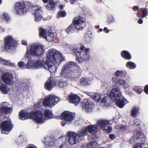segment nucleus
<instances>
[{
	"label": "nucleus",
	"instance_id": "12",
	"mask_svg": "<svg viewBox=\"0 0 148 148\" xmlns=\"http://www.w3.org/2000/svg\"><path fill=\"white\" fill-rule=\"evenodd\" d=\"M60 118L62 120L69 124L72 123L74 119V114L73 113L70 112L65 111L61 114Z\"/></svg>",
	"mask_w": 148,
	"mask_h": 148
},
{
	"label": "nucleus",
	"instance_id": "3",
	"mask_svg": "<svg viewBox=\"0 0 148 148\" xmlns=\"http://www.w3.org/2000/svg\"><path fill=\"white\" fill-rule=\"evenodd\" d=\"M121 93L119 88H115L110 91L109 96L112 98H114L116 106L120 108H123L124 106L128 103V101L123 97L121 99Z\"/></svg>",
	"mask_w": 148,
	"mask_h": 148
},
{
	"label": "nucleus",
	"instance_id": "42",
	"mask_svg": "<svg viewBox=\"0 0 148 148\" xmlns=\"http://www.w3.org/2000/svg\"><path fill=\"white\" fill-rule=\"evenodd\" d=\"M114 19L112 15L109 16L107 19V22L108 24H110L114 21Z\"/></svg>",
	"mask_w": 148,
	"mask_h": 148
},
{
	"label": "nucleus",
	"instance_id": "2",
	"mask_svg": "<svg viewBox=\"0 0 148 148\" xmlns=\"http://www.w3.org/2000/svg\"><path fill=\"white\" fill-rule=\"evenodd\" d=\"M19 119L24 120L30 119L35 121L38 124H42L45 121L42 112L39 110L32 111L29 112L22 110L19 113Z\"/></svg>",
	"mask_w": 148,
	"mask_h": 148
},
{
	"label": "nucleus",
	"instance_id": "43",
	"mask_svg": "<svg viewBox=\"0 0 148 148\" xmlns=\"http://www.w3.org/2000/svg\"><path fill=\"white\" fill-rule=\"evenodd\" d=\"M1 18L3 20H5L7 22H8L10 20V17L7 14L5 13L3 14V15L2 16Z\"/></svg>",
	"mask_w": 148,
	"mask_h": 148
},
{
	"label": "nucleus",
	"instance_id": "23",
	"mask_svg": "<svg viewBox=\"0 0 148 148\" xmlns=\"http://www.w3.org/2000/svg\"><path fill=\"white\" fill-rule=\"evenodd\" d=\"M55 86H58L60 88H63L66 86V83L61 79L55 78Z\"/></svg>",
	"mask_w": 148,
	"mask_h": 148
},
{
	"label": "nucleus",
	"instance_id": "35",
	"mask_svg": "<svg viewBox=\"0 0 148 148\" xmlns=\"http://www.w3.org/2000/svg\"><path fill=\"white\" fill-rule=\"evenodd\" d=\"M138 111L139 109L138 108L135 107H133L131 112V114L132 116L133 117H136L137 116Z\"/></svg>",
	"mask_w": 148,
	"mask_h": 148
},
{
	"label": "nucleus",
	"instance_id": "40",
	"mask_svg": "<svg viewBox=\"0 0 148 148\" xmlns=\"http://www.w3.org/2000/svg\"><path fill=\"white\" fill-rule=\"evenodd\" d=\"M66 15V13L65 11H59L57 14V17L58 18L64 17Z\"/></svg>",
	"mask_w": 148,
	"mask_h": 148
},
{
	"label": "nucleus",
	"instance_id": "14",
	"mask_svg": "<svg viewBox=\"0 0 148 148\" xmlns=\"http://www.w3.org/2000/svg\"><path fill=\"white\" fill-rule=\"evenodd\" d=\"M33 13L35 16V21L38 22L42 19V16L40 13L42 11L38 5H33L32 7Z\"/></svg>",
	"mask_w": 148,
	"mask_h": 148
},
{
	"label": "nucleus",
	"instance_id": "32",
	"mask_svg": "<svg viewBox=\"0 0 148 148\" xmlns=\"http://www.w3.org/2000/svg\"><path fill=\"white\" fill-rule=\"evenodd\" d=\"M47 33L46 37L45 39L49 41H53L54 38L53 33L49 31H48Z\"/></svg>",
	"mask_w": 148,
	"mask_h": 148
},
{
	"label": "nucleus",
	"instance_id": "51",
	"mask_svg": "<svg viewBox=\"0 0 148 148\" xmlns=\"http://www.w3.org/2000/svg\"><path fill=\"white\" fill-rule=\"evenodd\" d=\"M109 137L111 140H113L116 138V136L113 134H111L109 135Z\"/></svg>",
	"mask_w": 148,
	"mask_h": 148
},
{
	"label": "nucleus",
	"instance_id": "7",
	"mask_svg": "<svg viewBox=\"0 0 148 148\" xmlns=\"http://www.w3.org/2000/svg\"><path fill=\"white\" fill-rule=\"evenodd\" d=\"M30 53L28 54L26 53V56L28 59H31L29 58L30 55L38 57L42 56L45 51L44 46L38 44L32 45L30 48Z\"/></svg>",
	"mask_w": 148,
	"mask_h": 148
},
{
	"label": "nucleus",
	"instance_id": "21",
	"mask_svg": "<svg viewBox=\"0 0 148 148\" xmlns=\"http://www.w3.org/2000/svg\"><path fill=\"white\" fill-rule=\"evenodd\" d=\"M60 63L57 62H45V64L47 66L48 69L50 72L53 73L55 72L56 70V68L55 64H59Z\"/></svg>",
	"mask_w": 148,
	"mask_h": 148
},
{
	"label": "nucleus",
	"instance_id": "62",
	"mask_svg": "<svg viewBox=\"0 0 148 148\" xmlns=\"http://www.w3.org/2000/svg\"><path fill=\"white\" fill-rule=\"evenodd\" d=\"M4 61V59H3L0 57V62H3Z\"/></svg>",
	"mask_w": 148,
	"mask_h": 148
},
{
	"label": "nucleus",
	"instance_id": "58",
	"mask_svg": "<svg viewBox=\"0 0 148 148\" xmlns=\"http://www.w3.org/2000/svg\"><path fill=\"white\" fill-rule=\"evenodd\" d=\"M103 30L105 31H106V33H108L109 32V30H108L107 28L105 27L103 29Z\"/></svg>",
	"mask_w": 148,
	"mask_h": 148
},
{
	"label": "nucleus",
	"instance_id": "16",
	"mask_svg": "<svg viewBox=\"0 0 148 148\" xmlns=\"http://www.w3.org/2000/svg\"><path fill=\"white\" fill-rule=\"evenodd\" d=\"M81 106L85 111L88 112L92 110L93 105L92 103L88 99H85L82 102Z\"/></svg>",
	"mask_w": 148,
	"mask_h": 148
},
{
	"label": "nucleus",
	"instance_id": "26",
	"mask_svg": "<svg viewBox=\"0 0 148 148\" xmlns=\"http://www.w3.org/2000/svg\"><path fill=\"white\" fill-rule=\"evenodd\" d=\"M12 107H8L6 106H3L0 109V112L4 114H8L12 111Z\"/></svg>",
	"mask_w": 148,
	"mask_h": 148
},
{
	"label": "nucleus",
	"instance_id": "56",
	"mask_svg": "<svg viewBox=\"0 0 148 148\" xmlns=\"http://www.w3.org/2000/svg\"><path fill=\"white\" fill-rule=\"evenodd\" d=\"M138 23L139 24H142L143 22V20L142 18H139L138 21Z\"/></svg>",
	"mask_w": 148,
	"mask_h": 148
},
{
	"label": "nucleus",
	"instance_id": "31",
	"mask_svg": "<svg viewBox=\"0 0 148 148\" xmlns=\"http://www.w3.org/2000/svg\"><path fill=\"white\" fill-rule=\"evenodd\" d=\"M116 84L118 85L120 84L121 85H123V87L125 88H126L128 87V85L127 84H126V82L123 79H119L116 82Z\"/></svg>",
	"mask_w": 148,
	"mask_h": 148
},
{
	"label": "nucleus",
	"instance_id": "13",
	"mask_svg": "<svg viewBox=\"0 0 148 148\" xmlns=\"http://www.w3.org/2000/svg\"><path fill=\"white\" fill-rule=\"evenodd\" d=\"M67 135L69 137L68 142L71 145H74L79 142V137L76 133L73 132H69Z\"/></svg>",
	"mask_w": 148,
	"mask_h": 148
},
{
	"label": "nucleus",
	"instance_id": "50",
	"mask_svg": "<svg viewBox=\"0 0 148 148\" xmlns=\"http://www.w3.org/2000/svg\"><path fill=\"white\" fill-rule=\"evenodd\" d=\"M132 10L134 11H137L138 12L139 10V7L138 6H134L132 8Z\"/></svg>",
	"mask_w": 148,
	"mask_h": 148
},
{
	"label": "nucleus",
	"instance_id": "54",
	"mask_svg": "<svg viewBox=\"0 0 148 148\" xmlns=\"http://www.w3.org/2000/svg\"><path fill=\"white\" fill-rule=\"evenodd\" d=\"M25 148H37V147L34 145H30L26 147Z\"/></svg>",
	"mask_w": 148,
	"mask_h": 148
},
{
	"label": "nucleus",
	"instance_id": "30",
	"mask_svg": "<svg viewBox=\"0 0 148 148\" xmlns=\"http://www.w3.org/2000/svg\"><path fill=\"white\" fill-rule=\"evenodd\" d=\"M90 79L88 78L85 77L81 78L80 80V83L81 84L86 86L89 84Z\"/></svg>",
	"mask_w": 148,
	"mask_h": 148
},
{
	"label": "nucleus",
	"instance_id": "45",
	"mask_svg": "<svg viewBox=\"0 0 148 148\" xmlns=\"http://www.w3.org/2000/svg\"><path fill=\"white\" fill-rule=\"evenodd\" d=\"M134 90L138 94H140L142 92V88L137 86H136L134 87Z\"/></svg>",
	"mask_w": 148,
	"mask_h": 148
},
{
	"label": "nucleus",
	"instance_id": "52",
	"mask_svg": "<svg viewBox=\"0 0 148 148\" xmlns=\"http://www.w3.org/2000/svg\"><path fill=\"white\" fill-rule=\"evenodd\" d=\"M144 91L146 94L148 95V84L146 85L145 87Z\"/></svg>",
	"mask_w": 148,
	"mask_h": 148
},
{
	"label": "nucleus",
	"instance_id": "36",
	"mask_svg": "<svg viewBox=\"0 0 148 148\" xmlns=\"http://www.w3.org/2000/svg\"><path fill=\"white\" fill-rule=\"evenodd\" d=\"M77 134V135L79 137V139L80 138L83 137L86 135L87 134V132L86 128H84L82 130L78 131Z\"/></svg>",
	"mask_w": 148,
	"mask_h": 148
},
{
	"label": "nucleus",
	"instance_id": "1",
	"mask_svg": "<svg viewBox=\"0 0 148 148\" xmlns=\"http://www.w3.org/2000/svg\"><path fill=\"white\" fill-rule=\"evenodd\" d=\"M75 62H68L62 69L61 74L70 79L78 78L81 75L82 69Z\"/></svg>",
	"mask_w": 148,
	"mask_h": 148
},
{
	"label": "nucleus",
	"instance_id": "9",
	"mask_svg": "<svg viewBox=\"0 0 148 148\" xmlns=\"http://www.w3.org/2000/svg\"><path fill=\"white\" fill-rule=\"evenodd\" d=\"M4 49L8 50L11 47H15L17 45V41L11 36H8L5 38L4 40Z\"/></svg>",
	"mask_w": 148,
	"mask_h": 148
},
{
	"label": "nucleus",
	"instance_id": "17",
	"mask_svg": "<svg viewBox=\"0 0 148 148\" xmlns=\"http://www.w3.org/2000/svg\"><path fill=\"white\" fill-rule=\"evenodd\" d=\"M2 79L5 84L10 85L12 84L13 80V75L10 73L8 72L4 73L2 76Z\"/></svg>",
	"mask_w": 148,
	"mask_h": 148
},
{
	"label": "nucleus",
	"instance_id": "5",
	"mask_svg": "<svg viewBox=\"0 0 148 148\" xmlns=\"http://www.w3.org/2000/svg\"><path fill=\"white\" fill-rule=\"evenodd\" d=\"M85 47L82 46L80 48L78 47L74 48L73 51L75 55L76 60L78 62L80 63L82 61H86L89 59L90 56L88 53V51L89 50L88 48L85 49Z\"/></svg>",
	"mask_w": 148,
	"mask_h": 148
},
{
	"label": "nucleus",
	"instance_id": "28",
	"mask_svg": "<svg viewBox=\"0 0 148 148\" xmlns=\"http://www.w3.org/2000/svg\"><path fill=\"white\" fill-rule=\"evenodd\" d=\"M38 31H39V36L45 39L46 37L47 33L48 32L47 31V30L46 29H44L40 27L38 29Z\"/></svg>",
	"mask_w": 148,
	"mask_h": 148
},
{
	"label": "nucleus",
	"instance_id": "39",
	"mask_svg": "<svg viewBox=\"0 0 148 148\" xmlns=\"http://www.w3.org/2000/svg\"><path fill=\"white\" fill-rule=\"evenodd\" d=\"M92 98L93 99L99 102L101 98V95L98 93H95L92 96Z\"/></svg>",
	"mask_w": 148,
	"mask_h": 148
},
{
	"label": "nucleus",
	"instance_id": "46",
	"mask_svg": "<svg viewBox=\"0 0 148 148\" xmlns=\"http://www.w3.org/2000/svg\"><path fill=\"white\" fill-rule=\"evenodd\" d=\"M84 39L87 42H89L91 40V38L89 36L88 34H85Z\"/></svg>",
	"mask_w": 148,
	"mask_h": 148
},
{
	"label": "nucleus",
	"instance_id": "24",
	"mask_svg": "<svg viewBox=\"0 0 148 148\" xmlns=\"http://www.w3.org/2000/svg\"><path fill=\"white\" fill-rule=\"evenodd\" d=\"M44 58L43 59L44 60H42L40 59H38L36 60L35 62H34V68L38 69L41 67H45V63L44 64L43 61L44 60Z\"/></svg>",
	"mask_w": 148,
	"mask_h": 148
},
{
	"label": "nucleus",
	"instance_id": "6",
	"mask_svg": "<svg viewBox=\"0 0 148 148\" xmlns=\"http://www.w3.org/2000/svg\"><path fill=\"white\" fill-rule=\"evenodd\" d=\"M46 59L45 62L61 63L65 60L62 54L53 49H49L46 55Z\"/></svg>",
	"mask_w": 148,
	"mask_h": 148
},
{
	"label": "nucleus",
	"instance_id": "64",
	"mask_svg": "<svg viewBox=\"0 0 148 148\" xmlns=\"http://www.w3.org/2000/svg\"><path fill=\"white\" fill-rule=\"evenodd\" d=\"M102 30H103V29L101 28H100V29H99V32H101L102 31Z\"/></svg>",
	"mask_w": 148,
	"mask_h": 148
},
{
	"label": "nucleus",
	"instance_id": "34",
	"mask_svg": "<svg viewBox=\"0 0 148 148\" xmlns=\"http://www.w3.org/2000/svg\"><path fill=\"white\" fill-rule=\"evenodd\" d=\"M136 138L137 139H142L141 140L144 141L145 140V136L143 133L141 131L138 130L136 133Z\"/></svg>",
	"mask_w": 148,
	"mask_h": 148
},
{
	"label": "nucleus",
	"instance_id": "57",
	"mask_svg": "<svg viewBox=\"0 0 148 148\" xmlns=\"http://www.w3.org/2000/svg\"><path fill=\"white\" fill-rule=\"evenodd\" d=\"M116 79H117L116 78L114 77L112 78V81L113 82H115L116 83Z\"/></svg>",
	"mask_w": 148,
	"mask_h": 148
},
{
	"label": "nucleus",
	"instance_id": "22",
	"mask_svg": "<svg viewBox=\"0 0 148 148\" xmlns=\"http://www.w3.org/2000/svg\"><path fill=\"white\" fill-rule=\"evenodd\" d=\"M148 14V10L147 8H143L140 9L137 13V16L139 18H143Z\"/></svg>",
	"mask_w": 148,
	"mask_h": 148
},
{
	"label": "nucleus",
	"instance_id": "19",
	"mask_svg": "<svg viewBox=\"0 0 148 148\" xmlns=\"http://www.w3.org/2000/svg\"><path fill=\"white\" fill-rule=\"evenodd\" d=\"M55 86V78L50 77L45 83V88L49 90H51L53 87Z\"/></svg>",
	"mask_w": 148,
	"mask_h": 148
},
{
	"label": "nucleus",
	"instance_id": "47",
	"mask_svg": "<svg viewBox=\"0 0 148 148\" xmlns=\"http://www.w3.org/2000/svg\"><path fill=\"white\" fill-rule=\"evenodd\" d=\"M18 64L20 68H24L26 65L25 63L22 61H20L18 63Z\"/></svg>",
	"mask_w": 148,
	"mask_h": 148
},
{
	"label": "nucleus",
	"instance_id": "18",
	"mask_svg": "<svg viewBox=\"0 0 148 148\" xmlns=\"http://www.w3.org/2000/svg\"><path fill=\"white\" fill-rule=\"evenodd\" d=\"M68 99L70 103L73 104L76 106L79 104L80 100V97L77 95L74 94H69L68 96Z\"/></svg>",
	"mask_w": 148,
	"mask_h": 148
},
{
	"label": "nucleus",
	"instance_id": "59",
	"mask_svg": "<svg viewBox=\"0 0 148 148\" xmlns=\"http://www.w3.org/2000/svg\"><path fill=\"white\" fill-rule=\"evenodd\" d=\"M59 8L60 10H62L63 9V6L62 5H60L59 6Z\"/></svg>",
	"mask_w": 148,
	"mask_h": 148
},
{
	"label": "nucleus",
	"instance_id": "63",
	"mask_svg": "<svg viewBox=\"0 0 148 148\" xmlns=\"http://www.w3.org/2000/svg\"><path fill=\"white\" fill-rule=\"evenodd\" d=\"M66 123H66H66H62V126L63 127L64 126H65V124Z\"/></svg>",
	"mask_w": 148,
	"mask_h": 148
},
{
	"label": "nucleus",
	"instance_id": "33",
	"mask_svg": "<svg viewBox=\"0 0 148 148\" xmlns=\"http://www.w3.org/2000/svg\"><path fill=\"white\" fill-rule=\"evenodd\" d=\"M127 74V72L125 71L117 70L115 73V76L116 77H125Z\"/></svg>",
	"mask_w": 148,
	"mask_h": 148
},
{
	"label": "nucleus",
	"instance_id": "60",
	"mask_svg": "<svg viewBox=\"0 0 148 148\" xmlns=\"http://www.w3.org/2000/svg\"><path fill=\"white\" fill-rule=\"evenodd\" d=\"M49 0H42L43 2L44 3H47L49 1Z\"/></svg>",
	"mask_w": 148,
	"mask_h": 148
},
{
	"label": "nucleus",
	"instance_id": "44",
	"mask_svg": "<svg viewBox=\"0 0 148 148\" xmlns=\"http://www.w3.org/2000/svg\"><path fill=\"white\" fill-rule=\"evenodd\" d=\"M3 62V65L5 66H14V64L13 63L10 62L8 60H4V62Z\"/></svg>",
	"mask_w": 148,
	"mask_h": 148
},
{
	"label": "nucleus",
	"instance_id": "29",
	"mask_svg": "<svg viewBox=\"0 0 148 148\" xmlns=\"http://www.w3.org/2000/svg\"><path fill=\"white\" fill-rule=\"evenodd\" d=\"M0 90L3 93L7 94L9 91V88L7 86L2 84L0 85Z\"/></svg>",
	"mask_w": 148,
	"mask_h": 148
},
{
	"label": "nucleus",
	"instance_id": "41",
	"mask_svg": "<svg viewBox=\"0 0 148 148\" xmlns=\"http://www.w3.org/2000/svg\"><path fill=\"white\" fill-rule=\"evenodd\" d=\"M126 65L127 67L128 68L130 67L132 69H135L136 67V66L134 63L130 62H127L126 64Z\"/></svg>",
	"mask_w": 148,
	"mask_h": 148
},
{
	"label": "nucleus",
	"instance_id": "48",
	"mask_svg": "<svg viewBox=\"0 0 148 148\" xmlns=\"http://www.w3.org/2000/svg\"><path fill=\"white\" fill-rule=\"evenodd\" d=\"M95 143V142H91L88 144H87V147L88 148H93V144Z\"/></svg>",
	"mask_w": 148,
	"mask_h": 148
},
{
	"label": "nucleus",
	"instance_id": "53",
	"mask_svg": "<svg viewBox=\"0 0 148 148\" xmlns=\"http://www.w3.org/2000/svg\"><path fill=\"white\" fill-rule=\"evenodd\" d=\"M21 44L25 46H27V43L24 40H22L21 42Z\"/></svg>",
	"mask_w": 148,
	"mask_h": 148
},
{
	"label": "nucleus",
	"instance_id": "49",
	"mask_svg": "<svg viewBox=\"0 0 148 148\" xmlns=\"http://www.w3.org/2000/svg\"><path fill=\"white\" fill-rule=\"evenodd\" d=\"M142 145V143H138L135 145L133 148H142V147L141 146Z\"/></svg>",
	"mask_w": 148,
	"mask_h": 148
},
{
	"label": "nucleus",
	"instance_id": "25",
	"mask_svg": "<svg viewBox=\"0 0 148 148\" xmlns=\"http://www.w3.org/2000/svg\"><path fill=\"white\" fill-rule=\"evenodd\" d=\"M56 4V2H54L53 0H50L46 6V8L48 10H54Z\"/></svg>",
	"mask_w": 148,
	"mask_h": 148
},
{
	"label": "nucleus",
	"instance_id": "38",
	"mask_svg": "<svg viewBox=\"0 0 148 148\" xmlns=\"http://www.w3.org/2000/svg\"><path fill=\"white\" fill-rule=\"evenodd\" d=\"M34 62L33 60H29L26 65V67L28 69L34 68Z\"/></svg>",
	"mask_w": 148,
	"mask_h": 148
},
{
	"label": "nucleus",
	"instance_id": "27",
	"mask_svg": "<svg viewBox=\"0 0 148 148\" xmlns=\"http://www.w3.org/2000/svg\"><path fill=\"white\" fill-rule=\"evenodd\" d=\"M121 56L125 59L130 60L132 58L131 54L127 51H121Z\"/></svg>",
	"mask_w": 148,
	"mask_h": 148
},
{
	"label": "nucleus",
	"instance_id": "61",
	"mask_svg": "<svg viewBox=\"0 0 148 148\" xmlns=\"http://www.w3.org/2000/svg\"><path fill=\"white\" fill-rule=\"evenodd\" d=\"M135 123L136 125L140 129V125L139 123L137 124L136 123Z\"/></svg>",
	"mask_w": 148,
	"mask_h": 148
},
{
	"label": "nucleus",
	"instance_id": "11",
	"mask_svg": "<svg viewBox=\"0 0 148 148\" xmlns=\"http://www.w3.org/2000/svg\"><path fill=\"white\" fill-rule=\"evenodd\" d=\"M57 97L53 95H50L46 97L43 100L42 104L45 107H52L56 104L57 102L55 101Z\"/></svg>",
	"mask_w": 148,
	"mask_h": 148
},
{
	"label": "nucleus",
	"instance_id": "4",
	"mask_svg": "<svg viewBox=\"0 0 148 148\" xmlns=\"http://www.w3.org/2000/svg\"><path fill=\"white\" fill-rule=\"evenodd\" d=\"M86 20L83 17L78 16L74 18L71 24L65 29L66 32L69 33L75 29L77 30L82 29L86 25Z\"/></svg>",
	"mask_w": 148,
	"mask_h": 148
},
{
	"label": "nucleus",
	"instance_id": "10",
	"mask_svg": "<svg viewBox=\"0 0 148 148\" xmlns=\"http://www.w3.org/2000/svg\"><path fill=\"white\" fill-rule=\"evenodd\" d=\"M109 121L105 120L100 119L97 121V125L103 130L107 132H111L112 128L109 127Z\"/></svg>",
	"mask_w": 148,
	"mask_h": 148
},
{
	"label": "nucleus",
	"instance_id": "8",
	"mask_svg": "<svg viewBox=\"0 0 148 148\" xmlns=\"http://www.w3.org/2000/svg\"><path fill=\"white\" fill-rule=\"evenodd\" d=\"M30 5L25 4L24 2H18L16 3L14 9L17 14H23L25 13L30 9Z\"/></svg>",
	"mask_w": 148,
	"mask_h": 148
},
{
	"label": "nucleus",
	"instance_id": "20",
	"mask_svg": "<svg viewBox=\"0 0 148 148\" xmlns=\"http://www.w3.org/2000/svg\"><path fill=\"white\" fill-rule=\"evenodd\" d=\"M85 128L88 133V132L93 135L96 134L98 132V128L97 124L95 125H90Z\"/></svg>",
	"mask_w": 148,
	"mask_h": 148
},
{
	"label": "nucleus",
	"instance_id": "55",
	"mask_svg": "<svg viewBox=\"0 0 148 148\" xmlns=\"http://www.w3.org/2000/svg\"><path fill=\"white\" fill-rule=\"evenodd\" d=\"M120 128L121 130H125L127 129V127L125 126H121L120 127Z\"/></svg>",
	"mask_w": 148,
	"mask_h": 148
},
{
	"label": "nucleus",
	"instance_id": "37",
	"mask_svg": "<svg viewBox=\"0 0 148 148\" xmlns=\"http://www.w3.org/2000/svg\"><path fill=\"white\" fill-rule=\"evenodd\" d=\"M44 115L45 117L48 118H52L53 117V114L49 110H46L45 111Z\"/></svg>",
	"mask_w": 148,
	"mask_h": 148
},
{
	"label": "nucleus",
	"instance_id": "15",
	"mask_svg": "<svg viewBox=\"0 0 148 148\" xmlns=\"http://www.w3.org/2000/svg\"><path fill=\"white\" fill-rule=\"evenodd\" d=\"M13 125L10 121L6 120L0 123V128L2 132H10L12 129Z\"/></svg>",
	"mask_w": 148,
	"mask_h": 148
}]
</instances>
